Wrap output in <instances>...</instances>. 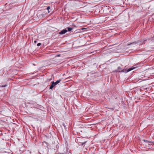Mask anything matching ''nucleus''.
<instances>
[{
    "instance_id": "f257e3e1",
    "label": "nucleus",
    "mask_w": 154,
    "mask_h": 154,
    "mask_svg": "<svg viewBox=\"0 0 154 154\" xmlns=\"http://www.w3.org/2000/svg\"><path fill=\"white\" fill-rule=\"evenodd\" d=\"M124 69H122L120 67H119L116 70L115 72H125V71Z\"/></svg>"
},
{
    "instance_id": "f03ea898",
    "label": "nucleus",
    "mask_w": 154,
    "mask_h": 154,
    "mask_svg": "<svg viewBox=\"0 0 154 154\" xmlns=\"http://www.w3.org/2000/svg\"><path fill=\"white\" fill-rule=\"evenodd\" d=\"M136 65H134L133 66L132 68L128 69L127 70L125 71V73H127L128 72L136 68L137 67L136 66Z\"/></svg>"
},
{
    "instance_id": "7ed1b4c3",
    "label": "nucleus",
    "mask_w": 154,
    "mask_h": 154,
    "mask_svg": "<svg viewBox=\"0 0 154 154\" xmlns=\"http://www.w3.org/2000/svg\"><path fill=\"white\" fill-rule=\"evenodd\" d=\"M67 32V30L66 29H64L59 32V33L60 35H63L65 34Z\"/></svg>"
},
{
    "instance_id": "20e7f679",
    "label": "nucleus",
    "mask_w": 154,
    "mask_h": 154,
    "mask_svg": "<svg viewBox=\"0 0 154 154\" xmlns=\"http://www.w3.org/2000/svg\"><path fill=\"white\" fill-rule=\"evenodd\" d=\"M56 85H55V83L54 82H52V84L50 86V89L52 90V89L53 87L55 86Z\"/></svg>"
},
{
    "instance_id": "39448f33",
    "label": "nucleus",
    "mask_w": 154,
    "mask_h": 154,
    "mask_svg": "<svg viewBox=\"0 0 154 154\" xmlns=\"http://www.w3.org/2000/svg\"><path fill=\"white\" fill-rule=\"evenodd\" d=\"M61 79H59L56 81V82H54L55 83V85H56L57 84L61 82Z\"/></svg>"
},
{
    "instance_id": "423d86ee",
    "label": "nucleus",
    "mask_w": 154,
    "mask_h": 154,
    "mask_svg": "<svg viewBox=\"0 0 154 154\" xmlns=\"http://www.w3.org/2000/svg\"><path fill=\"white\" fill-rule=\"evenodd\" d=\"M67 29H68L67 31H70L73 29V28L71 27H67Z\"/></svg>"
},
{
    "instance_id": "0eeeda50",
    "label": "nucleus",
    "mask_w": 154,
    "mask_h": 154,
    "mask_svg": "<svg viewBox=\"0 0 154 154\" xmlns=\"http://www.w3.org/2000/svg\"><path fill=\"white\" fill-rule=\"evenodd\" d=\"M143 141L146 143H151V142L149 140H144Z\"/></svg>"
},
{
    "instance_id": "6e6552de",
    "label": "nucleus",
    "mask_w": 154,
    "mask_h": 154,
    "mask_svg": "<svg viewBox=\"0 0 154 154\" xmlns=\"http://www.w3.org/2000/svg\"><path fill=\"white\" fill-rule=\"evenodd\" d=\"M47 9L48 10V12L49 13L50 12V11H49V9H50V7L49 6H48L47 7Z\"/></svg>"
},
{
    "instance_id": "1a4fd4ad",
    "label": "nucleus",
    "mask_w": 154,
    "mask_h": 154,
    "mask_svg": "<svg viewBox=\"0 0 154 154\" xmlns=\"http://www.w3.org/2000/svg\"><path fill=\"white\" fill-rule=\"evenodd\" d=\"M62 125H63L65 129L66 130V126H65V124H64V123H63V124H62Z\"/></svg>"
},
{
    "instance_id": "9d476101",
    "label": "nucleus",
    "mask_w": 154,
    "mask_h": 154,
    "mask_svg": "<svg viewBox=\"0 0 154 154\" xmlns=\"http://www.w3.org/2000/svg\"><path fill=\"white\" fill-rule=\"evenodd\" d=\"M41 45V43H38L37 44V45L38 46H39Z\"/></svg>"
},
{
    "instance_id": "9b49d317",
    "label": "nucleus",
    "mask_w": 154,
    "mask_h": 154,
    "mask_svg": "<svg viewBox=\"0 0 154 154\" xmlns=\"http://www.w3.org/2000/svg\"><path fill=\"white\" fill-rule=\"evenodd\" d=\"M152 40H154V36L152 37Z\"/></svg>"
},
{
    "instance_id": "f8f14e48",
    "label": "nucleus",
    "mask_w": 154,
    "mask_h": 154,
    "mask_svg": "<svg viewBox=\"0 0 154 154\" xmlns=\"http://www.w3.org/2000/svg\"><path fill=\"white\" fill-rule=\"evenodd\" d=\"M7 85H3L2 86V87H5V86H6Z\"/></svg>"
},
{
    "instance_id": "ddd939ff",
    "label": "nucleus",
    "mask_w": 154,
    "mask_h": 154,
    "mask_svg": "<svg viewBox=\"0 0 154 154\" xmlns=\"http://www.w3.org/2000/svg\"><path fill=\"white\" fill-rule=\"evenodd\" d=\"M60 56V54L57 55V57H59Z\"/></svg>"
},
{
    "instance_id": "4468645a",
    "label": "nucleus",
    "mask_w": 154,
    "mask_h": 154,
    "mask_svg": "<svg viewBox=\"0 0 154 154\" xmlns=\"http://www.w3.org/2000/svg\"><path fill=\"white\" fill-rule=\"evenodd\" d=\"M111 110H114V109L113 108H112L111 109Z\"/></svg>"
},
{
    "instance_id": "2eb2a0df",
    "label": "nucleus",
    "mask_w": 154,
    "mask_h": 154,
    "mask_svg": "<svg viewBox=\"0 0 154 154\" xmlns=\"http://www.w3.org/2000/svg\"><path fill=\"white\" fill-rule=\"evenodd\" d=\"M64 154V153H58V154Z\"/></svg>"
},
{
    "instance_id": "dca6fc26",
    "label": "nucleus",
    "mask_w": 154,
    "mask_h": 154,
    "mask_svg": "<svg viewBox=\"0 0 154 154\" xmlns=\"http://www.w3.org/2000/svg\"><path fill=\"white\" fill-rule=\"evenodd\" d=\"M36 42H37V41H36V40L34 41V42H35V43H36Z\"/></svg>"
},
{
    "instance_id": "f3484780",
    "label": "nucleus",
    "mask_w": 154,
    "mask_h": 154,
    "mask_svg": "<svg viewBox=\"0 0 154 154\" xmlns=\"http://www.w3.org/2000/svg\"><path fill=\"white\" fill-rule=\"evenodd\" d=\"M84 143H82V144H84Z\"/></svg>"
}]
</instances>
